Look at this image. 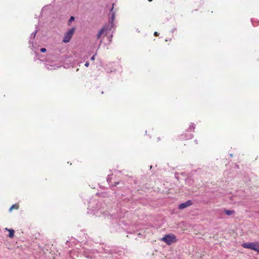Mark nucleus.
I'll list each match as a JSON object with an SVG mask.
<instances>
[{"instance_id":"obj_1","label":"nucleus","mask_w":259,"mask_h":259,"mask_svg":"<svg viewBox=\"0 0 259 259\" xmlns=\"http://www.w3.org/2000/svg\"><path fill=\"white\" fill-rule=\"evenodd\" d=\"M115 18V14L114 13H113L111 15V21L109 23L108 26L107 27L104 26L98 33L97 38H99L101 35L105 32H106V34L107 33L108 31L111 30V28L113 27V21Z\"/></svg>"},{"instance_id":"obj_2","label":"nucleus","mask_w":259,"mask_h":259,"mask_svg":"<svg viewBox=\"0 0 259 259\" xmlns=\"http://www.w3.org/2000/svg\"><path fill=\"white\" fill-rule=\"evenodd\" d=\"M161 240L165 242L167 245H170L172 243L175 242L177 241L176 236L173 234L165 235Z\"/></svg>"},{"instance_id":"obj_3","label":"nucleus","mask_w":259,"mask_h":259,"mask_svg":"<svg viewBox=\"0 0 259 259\" xmlns=\"http://www.w3.org/2000/svg\"><path fill=\"white\" fill-rule=\"evenodd\" d=\"M74 28L70 29L68 31H67V32L65 33V36L63 38V41L65 43L68 42L70 40V39L74 33Z\"/></svg>"},{"instance_id":"obj_4","label":"nucleus","mask_w":259,"mask_h":259,"mask_svg":"<svg viewBox=\"0 0 259 259\" xmlns=\"http://www.w3.org/2000/svg\"><path fill=\"white\" fill-rule=\"evenodd\" d=\"M192 204H193V203H192V201L189 200H188L184 203H181L179 205L178 208L179 209H183L185 208L188 206H191Z\"/></svg>"},{"instance_id":"obj_5","label":"nucleus","mask_w":259,"mask_h":259,"mask_svg":"<svg viewBox=\"0 0 259 259\" xmlns=\"http://www.w3.org/2000/svg\"><path fill=\"white\" fill-rule=\"evenodd\" d=\"M254 245V242H246L243 243L242 246L245 248H249L253 250Z\"/></svg>"},{"instance_id":"obj_6","label":"nucleus","mask_w":259,"mask_h":259,"mask_svg":"<svg viewBox=\"0 0 259 259\" xmlns=\"http://www.w3.org/2000/svg\"><path fill=\"white\" fill-rule=\"evenodd\" d=\"M8 231L9 232V237L10 238H13L14 235V230L13 229L8 230Z\"/></svg>"},{"instance_id":"obj_7","label":"nucleus","mask_w":259,"mask_h":259,"mask_svg":"<svg viewBox=\"0 0 259 259\" xmlns=\"http://www.w3.org/2000/svg\"><path fill=\"white\" fill-rule=\"evenodd\" d=\"M225 213L228 215H230L235 213L234 210H225Z\"/></svg>"},{"instance_id":"obj_8","label":"nucleus","mask_w":259,"mask_h":259,"mask_svg":"<svg viewBox=\"0 0 259 259\" xmlns=\"http://www.w3.org/2000/svg\"><path fill=\"white\" fill-rule=\"evenodd\" d=\"M253 250L259 253V243H255Z\"/></svg>"},{"instance_id":"obj_9","label":"nucleus","mask_w":259,"mask_h":259,"mask_svg":"<svg viewBox=\"0 0 259 259\" xmlns=\"http://www.w3.org/2000/svg\"><path fill=\"white\" fill-rule=\"evenodd\" d=\"M92 211H93L94 213L97 216L100 215L99 213L98 212L99 209L97 210L96 208L95 209H93ZM102 213V211H100V213Z\"/></svg>"},{"instance_id":"obj_10","label":"nucleus","mask_w":259,"mask_h":259,"mask_svg":"<svg viewBox=\"0 0 259 259\" xmlns=\"http://www.w3.org/2000/svg\"><path fill=\"white\" fill-rule=\"evenodd\" d=\"M19 208V205H17V204H14V205H13L10 208V211H11L12 210V209H18Z\"/></svg>"},{"instance_id":"obj_11","label":"nucleus","mask_w":259,"mask_h":259,"mask_svg":"<svg viewBox=\"0 0 259 259\" xmlns=\"http://www.w3.org/2000/svg\"><path fill=\"white\" fill-rule=\"evenodd\" d=\"M46 67L48 69H49V70H52L53 69L56 68L55 67L53 68V66L49 65L48 64H46Z\"/></svg>"},{"instance_id":"obj_12","label":"nucleus","mask_w":259,"mask_h":259,"mask_svg":"<svg viewBox=\"0 0 259 259\" xmlns=\"http://www.w3.org/2000/svg\"><path fill=\"white\" fill-rule=\"evenodd\" d=\"M36 32H37V30H36L35 31L33 32L31 34V37H33V38H34L35 37V36Z\"/></svg>"},{"instance_id":"obj_13","label":"nucleus","mask_w":259,"mask_h":259,"mask_svg":"<svg viewBox=\"0 0 259 259\" xmlns=\"http://www.w3.org/2000/svg\"><path fill=\"white\" fill-rule=\"evenodd\" d=\"M40 52H42V53H45V52H46V48H43L40 49Z\"/></svg>"},{"instance_id":"obj_14","label":"nucleus","mask_w":259,"mask_h":259,"mask_svg":"<svg viewBox=\"0 0 259 259\" xmlns=\"http://www.w3.org/2000/svg\"><path fill=\"white\" fill-rule=\"evenodd\" d=\"M194 126L193 124H191L190 125L189 129V130H194Z\"/></svg>"},{"instance_id":"obj_15","label":"nucleus","mask_w":259,"mask_h":259,"mask_svg":"<svg viewBox=\"0 0 259 259\" xmlns=\"http://www.w3.org/2000/svg\"><path fill=\"white\" fill-rule=\"evenodd\" d=\"M74 17L71 16V17L70 18L69 20V22H71L72 21L74 20Z\"/></svg>"},{"instance_id":"obj_16","label":"nucleus","mask_w":259,"mask_h":259,"mask_svg":"<svg viewBox=\"0 0 259 259\" xmlns=\"http://www.w3.org/2000/svg\"><path fill=\"white\" fill-rule=\"evenodd\" d=\"M85 66H86L87 67H88L89 66V63L88 62H86L85 64H84Z\"/></svg>"},{"instance_id":"obj_17","label":"nucleus","mask_w":259,"mask_h":259,"mask_svg":"<svg viewBox=\"0 0 259 259\" xmlns=\"http://www.w3.org/2000/svg\"><path fill=\"white\" fill-rule=\"evenodd\" d=\"M95 56L94 55L91 58V60H92V61H94L95 60Z\"/></svg>"},{"instance_id":"obj_18","label":"nucleus","mask_w":259,"mask_h":259,"mask_svg":"<svg viewBox=\"0 0 259 259\" xmlns=\"http://www.w3.org/2000/svg\"><path fill=\"white\" fill-rule=\"evenodd\" d=\"M158 34H159V33L157 32H154V35L155 36H157L158 35Z\"/></svg>"},{"instance_id":"obj_19","label":"nucleus","mask_w":259,"mask_h":259,"mask_svg":"<svg viewBox=\"0 0 259 259\" xmlns=\"http://www.w3.org/2000/svg\"><path fill=\"white\" fill-rule=\"evenodd\" d=\"M113 5H114V4H113V5H112V8H111V11H112L113 10Z\"/></svg>"},{"instance_id":"obj_20","label":"nucleus","mask_w":259,"mask_h":259,"mask_svg":"<svg viewBox=\"0 0 259 259\" xmlns=\"http://www.w3.org/2000/svg\"><path fill=\"white\" fill-rule=\"evenodd\" d=\"M119 184V182H117V183H115V186H116V185L118 184Z\"/></svg>"},{"instance_id":"obj_21","label":"nucleus","mask_w":259,"mask_h":259,"mask_svg":"<svg viewBox=\"0 0 259 259\" xmlns=\"http://www.w3.org/2000/svg\"><path fill=\"white\" fill-rule=\"evenodd\" d=\"M5 230H7V231H8V230H9V229H8V228H5Z\"/></svg>"},{"instance_id":"obj_22","label":"nucleus","mask_w":259,"mask_h":259,"mask_svg":"<svg viewBox=\"0 0 259 259\" xmlns=\"http://www.w3.org/2000/svg\"><path fill=\"white\" fill-rule=\"evenodd\" d=\"M152 0H148V1L151 2Z\"/></svg>"}]
</instances>
